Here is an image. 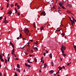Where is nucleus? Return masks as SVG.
I'll use <instances>...</instances> for the list:
<instances>
[{
    "mask_svg": "<svg viewBox=\"0 0 76 76\" xmlns=\"http://www.w3.org/2000/svg\"><path fill=\"white\" fill-rule=\"evenodd\" d=\"M25 46H24L22 48H20L21 49H23H23H24L25 48Z\"/></svg>",
    "mask_w": 76,
    "mask_h": 76,
    "instance_id": "obj_36",
    "label": "nucleus"
},
{
    "mask_svg": "<svg viewBox=\"0 0 76 76\" xmlns=\"http://www.w3.org/2000/svg\"><path fill=\"white\" fill-rule=\"evenodd\" d=\"M10 58V57H7L8 61H9Z\"/></svg>",
    "mask_w": 76,
    "mask_h": 76,
    "instance_id": "obj_19",
    "label": "nucleus"
},
{
    "mask_svg": "<svg viewBox=\"0 0 76 76\" xmlns=\"http://www.w3.org/2000/svg\"><path fill=\"white\" fill-rule=\"evenodd\" d=\"M15 13H18V11H15Z\"/></svg>",
    "mask_w": 76,
    "mask_h": 76,
    "instance_id": "obj_59",
    "label": "nucleus"
},
{
    "mask_svg": "<svg viewBox=\"0 0 76 76\" xmlns=\"http://www.w3.org/2000/svg\"><path fill=\"white\" fill-rule=\"evenodd\" d=\"M52 56H50V58H52Z\"/></svg>",
    "mask_w": 76,
    "mask_h": 76,
    "instance_id": "obj_43",
    "label": "nucleus"
},
{
    "mask_svg": "<svg viewBox=\"0 0 76 76\" xmlns=\"http://www.w3.org/2000/svg\"><path fill=\"white\" fill-rule=\"evenodd\" d=\"M16 70H17V71L18 72H20V70L19 69H18L16 68Z\"/></svg>",
    "mask_w": 76,
    "mask_h": 76,
    "instance_id": "obj_9",
    "label": "nucleus"
},
{
    "mask_svg": "<svg viewBox=\"0 0 76 76\" xmlns=\"http://www.w3.org/2000/svg\"><path fill=\"white\" fill-rule=\"evenodd\" d=\"M60 58L61 61H62V59L61 58Z\"/></svg>",
    "mask_w": 76,
    "mask_h": 76,
    "instance_id": "obj_64",
    "label": "nucleus"
},
{
    "mask_svg": "<svg viewBox=\"0 0 76 76\" xmlns=\"http://www.w3.org/2000/svg\"><path fill=\"white\" fill-rule=\"evenodd\" d=\"M62 9H66V8L64 7L63 6H62Z\"/></svg>",
    "mask_w": 76,
    "mask_h": 76,
    "instance_id": "obj_30",
    "label": "nucleus"
},
{
    "mask_svg": "<svg viewBox=\"0 0 76 76\" xmlns=\"http://www.w3.org/2000/svg\"><path fill=\"white\" fill-rule=\"evenodd\" d=\"M52 66H53V62H52Z\"/></svg>",
    "mask_w": 76,
    "mask_h": 76,
    "instance_id": "obj_40",
    "label": "nucleus"
},
{
    "mask_svg": "<svg viewBox=\"0 0 76 76\" xmlns=\"http://www.w3.org/2000/svg\"><path fill=\"white\" fill-rule=\"evenodd\" d=\"M61 31V29H60L59 30H56V31H57L58 32H60Z\"/></svg>",
    "mask_w": 76,
    "mask_h": 76,
    "instance_id": "obj_37",
    "label": "nucleus"
},
{
    "mask_svg": "<svg viewBox=\"0 0 76 76\" xmlns=\"http://www.w3.org/2000/svg\"><path fill=\"white\" fill-rule=\"evenodd\" d=\"M17 4H18V3H16V4H15V6H17Z\"/></svg>",
    "mask_w": 76,
    "mask_h": 76,
    "instance_id": "obj_50",
    "label": "nucleus"
},
{
    "mask_svg": "<svg viewBox=\"0 0 76 76\" xmlns=\"http://www.w3.org/2000/svg\"><path fill=\"white\" fill-rule=\"evenodd\" d=\"M0 58H3V57L2 56H0Z\"/></svg>",
    "mask_w": 76,
    "mask_h": 76,
    "instance_id": "obj_53",
    "label": "nucleus"
},
{
    "mask_svg": "<svg viewBox=\"0 0 76 76\" xmlns=\"http://www.w3.org/2000/svg\"><path fill=\"white\" fill-rule=\"evenodd\" d=\"M62 3L63 4H64V1H62Z\"/></svg>",
    "mask_w": 76,
    "mask_h": 76,
    "instance_id": "obj_62",
    "label": "nucleus"
},
{
    "mask_svg": "<svg viewBox=\"0 0 76 76\" xmlns=\"http://www.w3.org/2000/svg\"><path fill=\"white\" fill-rule=\"evenodd\" d=\"M34 61L35 62H37V60L36 58H34Z\"/></svg>",
    "mask_w": 76,
    "mask_h": 76,
    "instance_id": "obj_21",
    "label": "nucleus"
},
{
    "mask_svg": "<svg viewBox=\"0 0 76 76\" xmlns=\"http://www.w3.org/2000/svg\"><path fill=\"white\" fill-rule=\"evenodd\" d=\"M15 60H19V59H18V58H16L15 59Z\"/></svg>",
    "mask_w": 76,
    "mask_h": 76,
    "instance_id": "obj_48",
    "label": "nucleus"
},
{
    "mask_svg": "<svg viewBox=\"0 0 76 76\" xmlns=\"http://www.w3.org/2000/svg\"><path fill=\"white\" fill-rule=\"evenodd\" d=\"M5 60V63H7V60L6 59H4Z\"/></svg>",
    "mask_w": 76,
    "mask_h": 76,
    "instance_id": "obj_18",
    "label": "nucleus"
},
{
    "mask_svg": "<svg viewBox=\"0 0 76 76\" xmlns=\"http://www.w3.org/2000/svg\"><path fill=\"white\" fill-rule=\"evenodd\" d=\"M44 56H45V55L46 54V53H44Z\"/></svg>",
    "mask_w": 76,
    "mask_h": 76,
    "instance_id": "obj_38",
    "label": "nucleus"
},
{
    "mask_svg": "<svg viewBox=\"0 0 76 76\" xmlns=\"http://www.w3.org/2000/svg\"><path fill=\"white\" fill-rule=\"evenodd\" d=\"M18 15V16H20V13L19 12H18L17 14Z\"/></svg>",
    "mask_w": 76,
    "mask_h": 76,
    "instance_id": "obj_39",
    "label": "nucleus"
},
{
    "mask_svg": "<svg viewBox=\"0 0 76 76\" xmlns=\"http://www.w3.org/2000/svg\"><path fill=\"white\" fill-rule=\"evenodd\" d=\"M31 41V42H33V40H32V39H30L29 40V41Z\"/></svg>",
    "mask_w": 76,
    "mask_h": 76,
    "instance_id": "obj_41",
    "label": "nucleus"
},
{
    "mask_svg": "<svg viewBox=\"0 0 76 76\" xmlns=\"http://www.w3.org/2000/svg\"><path fill=\"white\" fill-rule=\"evenodd\" d=\"M61 50L62 53L64 54V50H63V47L62 48H61Z\"/></svg>",
    "mask_w": 76,
    "mask_h": 76,
    "instance_id": "obj_6",
    "label": "nucleus"
},
{
    "mask_svg": "<svg viewBox=\"0 0 76 76\" xmlns=\"http://www.w3.org/2000/svg\"><path fill=\"white\" fill-rule=\"evenodd\" d=\"M7 8H8V7H9V4L8 3H7Z\"/></svg>",
    "mask_w": 76,
    "mask_h": 76,
    "instance_id": "obj_31",
    "label": "nucleus"
},
{
    "mask_svg": "<svg viewBox=\"0 0 76 76\" xmlns=\"http://www.w3.org/2000/svg\"><path fill=\"white\" fill-rule=\"evenodd\" d=\"M23 31H24L25 33L27 35H28V36H29L28 34L29 35H30V33H29V31L28 28H26L25 30H23Z\"/></svg>",
    "mask_w": 76,
    "mask_h": 76,
    "instance_id": "obj_1",
    "label": "nucleus"
},
{
    "mask_svg": "<svg viewBox=\"0 0 76 76\" xmlns=\"http://www.w3.org/2000/svg\"><path fill=\"white\" fill-rule=\"evenodd\" d=\"M0 76H2V74L1 72H0Z\"/></svg>",
    "mask_w": 76,
    "mask_h": 76,
    "instance_id": "obj_51",
    "label": "nucleus"
},
{
    "mask_svg": "<svg viewBox=\"0 0 76 76\" xmlns=\"http://www.w3.org/2000/svg\"><path fill=\"white\" fill-rule=\"evenodd\" d=\"M25 53L26 54V55H28V54H29V53Z\"/></svg>",
    "mask_w": 76,
    "mask_h": 76,
    "instance_id": "obj_49",
    "label": "nucleus"
},
{
    "mask_svg": "<svg viewBox=\"0 0 76 76\" xmlns=\"http://www.w3.org/2000/svg\"><path fill=\"white\" fill-rule=\"evenodd\" d=\"M63 3H61V2H60V3L59 4V5L60 6H62L63 5Z\"/></svg>",
    "mask_w": 76,
    "mask_h": 76,
    "instance_id": "obj_7",
    "label": "nucleus"
},
{
    "mask_svg": "<svg viewBox=\"0 0 76 76\" xmlns=\"http://www.w3.org/2000/svg\"><path fill=\"white\" fill-rule=\"evenodd\" d=\"M68 7H69V8H71V7H72V5H71V4H68Z\"/></svg>",
    "mask_w": 76,
    "mask_h": 76,
    "instance_id": "obj_17",
    "label": "nucleus"
},
{
    "mask_svg": "<svg viewBox=\"0 0 76 76\" xmlns=\"http://www.w3.org/2000/svg\"><path fill=\"white\" fill-rule=\"evenodd\" d=\"M28 67H31V65H28Z\"/></svg>",
    "mask_w": 76,
    "mask_h": 76,
    "instance_id": "obj_32",
    "label": "nucleus"
},
{
    "mask_svg": "<svg viewBox=\"0 0 76 76\" xmlns=\"http://www.w3.org/2000/svg\"><path fill=\"white\" fill-rule=\"evenodd\" d=\"M66 12H67V13H69L70 14H72L71 13H72V12H71V11H70L69 10L66 11Z\"/></svg>",
    "mask_w": 76,
    "mask_h": 76,
    "instance_id": "obj_5",
    "label": "nucleus"
},
{
    "mask_svg": "<svg viewBox=\"0 0 76 76\" xmlns=\"http://www.w3.org/2000/svg\"><path fill=\"white\" fill-rule=\"evenodd\" d=\"M41 14L43 15V16H45L46 14H45V12H43L41 13Z\"/></svg>",
    "mask_w": 76,
    "mask_h": 76,
    "instance_id": "obj_4",
    "label": "nucleus"
},
{
    "mask_svg": "<svg viewBox=\"0 0 76 76\" xmlns=\"http://www.w3.org/2000/svg\"><path fill=\"white\" fill-rule=\"evenodd\" d=\"M73 45L74 46V48L75 50V51L76 52V46L74 44H73Z\"/></svg>",
    "mask_w": 76,
    "mask_h": 76,
    "instance_id": "obj_12",
    "label": "nucleus"
},
{
    "mask_svg": "<svg viewBox=\"0 0 76 76\" xmlns=\"http://www.w3.org/2000/svg\"><path fill=\"white\" fill-rule=\"evenodd\" d=\"M7 14H9V15H11L12 14V12H11V11H10L7 13Z\"/></svg>",
    "mask_w": 76,
    "mask_h": 76,
    "instance_id": "obj_8",
    "label": "nucleus"
},
{
    "mask_svg": "<svg viewBox=\"0 0 76 76\" xmlns=\"http://www.w3.org/2000/svg\"><path fill=\"white\" fill-rule=\"evenodd\" d=\"M11 7H13V6H14V5L11 4Z\"/></svg>",
    "mask_w": 76,
    "mask_h": 76,
    "instance_id": "obj_47",
    "label": "nucleus"
},
{
    "mask_svg": "<svg viewBox=\"0 0 76 76\" xmlns=\"http://www.w3.org/2000/svg\"><path fill=\"white\" fill-rule=\"evenodd\" d=\"M42 59H43V58L42 57L41 58V60H42Z\"/></svg>",
    "mask_w": 76,
    "mask_h": 76,
    "instance_id": "obj_54",
    "label": "nucleus"
},
{
    "mask_svg": "<svg viewBox=\"0 0 76 76\" xmlns=\"http://www.w3.org/2000/svg\"><path fill=\"white\" fill-rule=\"evenodd\" d=\"M67 54H62V55L64 57H65L66 56V55Z\"/></svg>",
    "mask_w": 76,
    "mask_h": 76,
    "instance_id": "obj_23",
    "label": "nucleus"
},
{
    "mask_svg": "<svg viewBox=\"0 0 76 76\" xmlns=\"http://www.w3.org/2000/svg\"><path fill=\"white\" fill-rule=\"evenodd\" d=\"M34 48H35V49H36V50H37V51H38V49L37 47H35Z\"/></svg>",
    "mask_w": 76,
    "mask_h": 76,
    "instance_id": "obj_27",
    "label": "nucleus"
},
{
    "mask_svg": "<svg viewBox=\"0 0 76 76\" xmlns=\"http://www.w3.org/2000/svg\"><path fill=\"white\" fill-rule=\"evenodd\" d=\"M58 68L59 69V70L60 71V70H62L63 68H62V67H60V66H59V67H58Z\"/></svg>",
    "mask_w": 76,
    "mask_h": 76,
    "instance_id": "obj_10",
    "label": "nucleus"
},
{
    "mask_svg": "<svg viewBox=\"0 0 76 76\" xmlns=\"http://www.w3.org/2000/svg\"><path fill=\"white\" fill-rule=\"evenodd\" d=\"M62 68L64 69H65L66 68H65V67H64V66H62Z\"/></svg>",
    "mask_w": 76,
    "mask_h": 76,
    "instance_id": "obj_33",
    "label": "nucleus"
},
{
    "mask_svg": "<svg viewBox=\"0 0 76 76\" xmlns=\"http://www.w3.org/2000/svg\"><path fill=\"white\" fill-rule=\"evenodd\" d=\"M33 24H34V27L35 28L36 27V26H35V22Z\"/></svg>",
    "mask_w": 76,
    "mask_h": 76,
    "instance_id": "obj_20",
    "label": "nucleus"
},
{
    "mask_svg": "<svg viewBox=\"0 0 76 76\" xmlns=\"http://www.w3.org/2000/svg\"><path fill=\"white\" fill-rule=\"evenodd\" d=\"M74 21H75V22H76V20L75 19H73Z\"/></svg>",
    "mask_w": 76,
    "mask_h": 76,
    "instance_id": "obj_46",
    "label": "nucleus"
},
{
    "mask_svg": "<svg viewBox=\"0 0 76 76\" xmlns=\"http://www.w3.org/2000/svg\"><path fill=\"white\" fill-rule=\"evenodd\" d=\"M62 36H63V37H64V36H65V35L64 34H62Z\"/></svg>",
    "mask_w": 76,
    "mask_h": 76,
    "instance_id": "obj_63",
    "label": "nucleus"
},
{
    "mask_svg": "<svg viewBox=\"0 0 76 76\" xmlns=\"http://www.w3.org/2000/svg\"><path fill=\"white\" fill-rule=\"evenodd\" d=\"M17 39H19V37L17 38Z\"/></svg>",
    "mask_w": 76,
    "mask_h": 76,
    "instance_id": "obj_56",
    "label": "nucleus"
},
{
    "mask_svg": "<svg viewBox=\"0 0 76 76\" xmlns=\"http://www.w3.org/2000/svg\"><path fill=\"white\" fill-rule=\"evenodd\" d=\"M60 72V71L59 70H58V72H57V73H56V75H57V74H58V73H59V72Z\"/></svg>",
    "mask_w": 76,
    "mask_h": 76,
    "instance_id": "obj_34",
    "label": "nucleus"
},
{
    "mask_svg": "<svg viewBox=\"0 0 76 76\" xmlns=\"http://www.w3.org/2000/svg\"><path fill=\"white\" fill-rule=\"evenodd\" d=\"M10 44L13 48L12 50V52L14 53H15V51H14V50H15V49H14V48H15V46H14V45H13V44L11 42H10Z\"/></svg>",
    "mask_w": 76,
    "mask_h": 76,
    "instance_id": "obj_2",
    "label": "nucleus"
},
{
    "mask_svg": "<svg viewBox=\"0 0 76 76\" xmlns=\"http://www.w3.org/2000/svg\"><path fill=\"white\" fill-rule=\"evenodd\" d=\"M44 67L45 68H46V67H47V63H45V64H44Z\"/></svg>",
    "mask_w": 76,
    "mask_h": 76,
    "instance_id": "obj_16",
    "label": "nucleus"
},
{
    "mask_svg": "<svg viewBox=\"0 0 76 76\" xmlns=\"http://www.w3.org/2000/svg\"><path fill=\"white\" fill-rule=\"evenodd\" d=\"M39 72L40 73H41V70H39Z\"/></svg>",
    "mask_w": 76,
    "mask_h": 76,
    "instance_id": "obj_60",
    "label": "nucleus"
},
{
    "mask_svg": "<svg viewBox=\"0 0 76 76\" xmlns=\"http://www.w3.org/2000/svg\"><path fill=\"white\" fill-rule=\"evenodd\" d=\"M1 61H2V62H4V59H3V58H2V59H1Z\"/></svg>",
    "mask_w": 76,
    "mask_h": 76,
    "instance_id": "obj_22",
    "label": "nucleus"
},
{
    "mask_svg": "<svg viewBox=\"0 0 76 76\" xmlns=\"http://www.w3.org/2000/svg\"><path fill=\"white\" fill-rule=\"evenodd\" d=\"M62 48V49L63 48L64 50H65L66 49V47L65 46H62L61 48Z\"/></svg>",
    "mask_w": 76,
    "mask_h": 76,
    "instance_id": "obj_11",
    "label": "nucleus"
},
{
    "mask_svg": "<svg viewBox=\"0 0 76 76\" xmlns=\"http://www.w3.org/2000/svg\"><path fill=\"white\" fill-rule=\"evenodd\" d=\"M50 74H52L54 72V71L53 70H51L50 71Z\"/></svg>",
    "mask_w": 76,
    "mask_h": 76,
    "instance_id": "obj_3",
    "label": "nucleus"
},
{
    "mask_svg": "<svg viewBox=\"0 0 76 76\" xmlns=\"http://www.w3.org/2000/svg\"><path fill=\"white\" fill-rule=\"evenodd\" d=\"M71 22L72 24H75V21H74L72 20V21H71Z\"/></svg>",
    "mask_w": 76,
    "mask_h": 76,
    "instance_id": "obj_15",
    "label": "nucleus"
},
{
    "mask_svg": "<svg viewBox=\"0 0 76 76\" xmlns=\"http://www.w3.org/2000/svg\"><path fill=\"white\" fill-rule=\"evenodd\" d=\"M69 18L71 20V21H72V19H71V18H70L69 17Z\"/></svg>",
    "mask_w": 76,
    "mask_h": 76,
    "instance_id": "obj_61",
    "label": "nucleus"
},
{
    "mask_svg": "<svg viewBox=\"0 0 76 76\" xmlns=\"http://www.w3.org/2000/svg\"><path fill=\"white\" fill-rule=\"evenodd\" d=\"M70 64H71V62L68 63L67 64V66H69V65H70Z\"/></svg>",
    "mask_w": 76,
    "mask_h": 76,
    "instance_id": "obj_24",
    "label": "nucleus"
},
{
    "mask_svg": "<svg viewBox=\"0 0 76 76\" xmlns=\"http://www.w3.org/2000/svg\"><path fill=\"white\" fill-rule=\"evenodd\" d=\"M15 76H18V74H17L16 72H15Z\"/></svg>",
    "mask_w": 76,
    "mask_h": 76,
    "instance_id": "obj_28",
    "label": "nucleus"
},
{
    "mask_svg": "<svg viewBox=\"0 0 76 76\" xmlns=\"http://www.w3.org/2000/svg\"><path fill=\"white\" fill-rule=\"evenodd\" d=\"M32 55H29V57H32Z\"/></svg>",
    "mask_w": 76,
    "mask_h": 76,
    "instance_id": "obj_58",
    "label": "nucleus"
},
{
    "mask_svg": "<svg viewBox=\"0 0 76 76\" xmlns=\"http://www.w3.org/2000/svg\"><path fill=\"white\" fill-rule=\"evenodd\" d=\"M17 67L18 69H19V68H20V65H19V64H17Z\"/></svg>",
    "mask_w": 76,
    "mask_h": 76,
    "instance_id": "obj_14",
    "label": "nucleus"
},
{
    "mask_svg": "<svg viewBox=\"0 0 76 76\" xmlns=\"http://www.w3.org/2000/svg\"><path fill=\"white\" fill-rule=\"evenodd\" d=\"M4 23L5 24H6V23H8V21H7V20H6L5 21H4Z\"/></svg>",
    "mask_w": 76,
    "mask_h": 76,
    "instance_id": "obj_13",
    "label": "nucleus"
},
{
    "mask_svg": "<svg viewBox=\"0 0 76 76\" xmlns=\"http://www.w3.org/2000/svg\"><path fill=\"white\" fill-rule=\"evenodd\" d=\"M15 11H17V9H16V8H15Z\"/></svg>",
    "mask_w": 76,
    "mask_h": 76,
    "instance_id": "obj_55",
    "label": "nucleus"
},
{
    "mask_svg": "<svg viewBox=\"0 0 76 76\" xmlns=\"http://www.w3.org/2000/svg\"><path fill=\"white\" fill-rule=\"evenodd\" d=\"M58 12H59V13H60V14H61V10H58Z\"/></svg>",
    "mask_w": 76,
    "mask_h": 76,
    "instance_id": "obj_26",
    "label": "nucleus"
},
{
    "mask_svg": "<svg viewBox=\"0 0 76 76\" xmlns=\"http://www.w3.org/2000/svg\"><path fill=\"white\" fill-rule=\"evenodd\" d=\"M20 38H22V34H20Z\"/></svg>",
    "mask_w": 76,
    "mask_h": 76,
    "instance_id": "obj_45",
    "label": "nucleus"
},
{
    "mask_svg": "<svg viewBox=\"0 0 76 76\" xmlns=\"http://www.w3.org/2000/svg\"><path fill=\"white\" fill-rule=\"evenodd\" d=\"M3 19V17H0V20H1Z\"/></svg>",
    "mask_w": 76,
    "mask_h": 76,
    "instance_id": "obj_35",
    "label": "nucleus"
},
{
    "mask_svg": "<svg viewBox=\"0 0 76 76\" xmlns=\"http://www.w3.org/2000/svg\"><path fill=\"white\" fill-rule=\"evenodd\" d=\"M6 16L5 17V18H4V21H5L6 20H6Z\"/></svg>",
    "mask_w": 76,
    "mask_h": 76,
    "instance_id": "obj_42",
    "label": "nucleus"
},
{
    "mask_svg": "<svg viewBox=\"0 0 76 76\" xmlns=\"http://www.w3.org/2000/svg\"><path fill=\"white\" fill-rule=\"evenodd\" d=\"M25 65L26 66V67H27L28 65V64H27V63H25Z\"/></svg>",
    "mask_w": 76,
    "mask_h": 76,
    "instance_id": "obj_25",
    "label": "nucleus"
},
{
    "mask_svg": "<svg viewBox=\"0 0 76 76\" xmlns=\"http://www.w3.org/2000/svg\"><path fill=\"white\" fill-rule=\"evenodd\" d=\"M34 43L36 44V45H38V41H36V43L35 42Z\"/></svg>",
    "mask_w": 76,
    "mask_h": 76,
    "instance_id": "obj_29",
    "label": "nucleus"
},
{
    "mask_svg": "<svg viewBox=\"0 0 76 76\" xmlns=\"http://www.w3.org/2000/svg\"><path fill=\"white\" fill-rule=\"evenodd\" d=\"M46 54H48V51L46 50Z\"/></svg>",
    "mask_w": 76,
    "mask_h": 76,
    "instance_id": "obj_44",
    "label": "nucleus"
},
{
    "mask_svg": "<svg viewBox=\"0 0 76 76\" xmlns=\"http://www.w3.org/2000/svg\"><path fill=\"white\" fill-rule=\"evenodd\" d=\"M27 61H28V63H30V61H29V60H28V59L27 60Z\"/></svg>",
    "mask_w": 76,
    "mask_h": 76,
    "instance_id": "obj_57",
    "label": "nucleus"
},
{
    "mask_svg": "<svg viewBox=\"0 0 76 76\" xmlns=\"http://www.w3.org/2000/svg\"><path fill=\"white\" fill-rule=\"evenodd\" d=\"M17 7H19V6L18 5H18H17Z\"/></svg>",
    "mask_w": 76,
    "mask_h": 76,
    "instance_id": "obj_52",
    "label": "nucleus"
}]
</instances>
